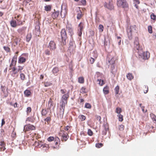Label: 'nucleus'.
Returning <instances> with one entry per match:
<instances>
[{"instance_id":"f257e3e1","label":"nucleus","mask_w":156,"mask_h":156,"mask_svg":"<svg viewBox=\"0 0 156 156\" xmlns=\"http://www.w3.org/2000/svg\"><path fill=\"white\" fill-rule=\"evenodd\" d=\"M137 52L140 57L143 59H147L150 57V53L148 51L143 52L142 50H140L139 51H137Z\"/></svg>"},{"instance_id":"f03ea898","label":"nucleus","mask_w":156,"mask_h":156,"mask_svg":"<svg viewBox=\"0 0 156 156\" xmlns=\"http://www.w3.org/2000/svg\"><path fill=\"white\" fill-rule=\"evenodd\" d=\"M136 26H132L128 27L127 29V32L128 36L129 39H132V33L135 30Z\"/></svg>"},{"instance_id":"7ed1b4c3","label":"nucleus","mask_w":156,"mask_h":156,"mask_svg":"<svg viewBox=\"0 0 156 156\" xmlns=\"http://www.w3.org/2000/svg\"><path fill=\"white\" fill-rule=\"evenodd\" d=\"M117 5L119 7L124 8L128 6L126 0H118Z\"/></svg>"},{"instance_id":"20e7f679","label":"nucleus","mask_w":156,"mask_h":156,"mask_svg":"<svg viewBox=\"0 0 156 156\" xmlns=\"http://www.w3.org/2000/svg\"><path fill=\"white\" fill-rule=\"evenodd\" d=\"M59 135L61 136L62 140L66 141L68 139L69 136L67 132H66L64 130H62L59 133Z\"/></svg>"},{"instance_id":"39448f33","label":"nucleus","mask_w":156,"mask_h":156,"mask_svg":"<svg viewBox=\"0 0 156 156\" xmlns=\"http://www.w3.org/2000/svg\"><path fill=\"white\" fill-rule=\"evenodd\" d=\"M47 47L49 48L51 50H54L56 48L55 42L53 41H51L48 45Z\"/></svg>"},{"instance_id":"423d86ee","label":"nucleus","mask_w":156,"mask_h":156,"mask_svg":"<svg viewBox=\"0 0 156 156\" xmlns=\"http://www.w3.org/2000/svg\"><path fill=\"white\" fill-rule=\"evenodd\" d=\"M35 127L34 126L30 124L25 125L24 127L23 131L25 132L30 130H34L35 129Z\"/></svg>"},{"instance_id":"0eeeda50","label":"nucleus","mask_w":156,"mask_h":156,"mask_svg":"<svg viewBox=\"0 0 156 156\" xmlns=\"http://www.w3.org/2000/svg\"><path fill=\"white\" fill-rule=\"evenodd\" d=\"M134 43L135 48L137 51L136 52H137V51H139L140 49L139 40L138 37H136L135 38Z\"/></svg>"},{"instance_id":"6e6552de","label":"nucleus","mask_w":156,"mask_h":156,"mask_svg":"<svg viewBox=\"0 0 156 156\" xmlns=\"http://www.w3.org/2000/svg\"><path fill=\"white\" fill-rule=\"evenodd\" d=\"M83 28V24L82 23H80L78 25V34L79 36H81Z\"/></svg>"},{"instance_id":"1a4fd4ad","label":"nucleus","mask_w":156,"mask_h":156,"mask_svg":"<svg viewBox=\"0 0 156 156\" xmlns=\"http://www.w3.org/2000/svg\"><path fill=\"white\" fill-rule=\"evenodd\" d=\"M104 6L110 10L113 9L114 8L113 3L112 1L109 2L108 3H105L104 4Z\"/></svg>"},{"instance_id":"9d476101","label":"nucleus","mask_w":156,"mask_h":156,"mask_svg":"<svg viewBox=\"0 0 156 156\" xmlns=\"http://www.w3.org/2000/svg\"><path fill=\"white\" fill-rule=\"evenodd\" d=\"M23 69V67L20 66H18L17 68H16L15 67H13L12 69V71L13 73L14 74H16L18 72H20L21 73V70Z\"/></svg>"},{"instance_id":"9b49d317","label":"nucleus","mask_w":156,"mask_h":156,"mask_svg":"<svg viewBox=\"0 0 156 156\" xmlns=\"http://www.w3.org/2000/svg\"><path fill=\"white\" fill-rule=\"evenodd\" d=\"M66 31L68 32L69 34L72 36L73 34V29L71 26L68 25L67 26Z\"/></svg>"},{"instance_id":"f8f14e48","label":"nucleus","mask_w":156,"mask_h":156,"mask_svg":"<svg viewBox=\"0 0 156 156\" xmlns=\"http://www.w3.org/2000/svg\"><path fill=\"white\" fill-rule=\"evenodd\" d=\"M62 40H66L67 38L66 30L65 29H62L61 32Z\"/></svg>"},{"instance_id":"ddd939ff","label":"nucleus","mask_w":156,"mask_h":156,"mask_svg":"<svg viewBox=\"0 0 156 156\" xmlns=\"http://www.w3.org/2000/svg\"><path fill=\"white\" fill-rule=\"evenodd\" d=\"M17 57V55H16L14 56L12 60L10 66V67L12 66H15L16 65V63Z\"/></svg>"},{"instance_id":"4468645a","label":"nucleus","mask_w":156,"mask_h":156,"mask_svg":"<svg viewBox=\"0 0 156 156\" xmlns=\"http://www.w3.org/2000/svg\"><path fill=\"white\" fill-rule=\"evenodd\" d=\"M103 127H104V129L102 132V134L105 135L108 129V126L107 124H105L103 125Z\"/></svg>"},{"instance_id":"2eb2a0df","label":"nucleus","mask_w":156,"mask_h":156,"mask_svg":"<svg viewBox=\"0 0 156 156\" xmlns=\"http://www.w3.org/2000/svg\"><path fill=\"white\" fill-rule=\"evenodd\" d=\"M5 144L4 141L2 140L0 141V149L1 151H4L5 150Z\"/></svg>"},{"instance_id":"dca6fc26","label":"nucleus","mask_w":156,"mask_h":156,"mask_svg":"<svg viewBox=\"0 0 156 156\" xmlns=\"http://www.w3.org/2000/svg\"><path fill=\"white\" fill-rule=\"evenodd\" d=\"M69 97V94L68 92L67 93L64 94L62 96L61 101H67V100Z\"/></svg>"},{"instance_id":"f3484780","label":"nucleus","mask_w":156,"mask_h":156,"mask_svg":"<svg viewBox=\"0 0 156 156\" xmlns=\"http://www.w3.org/2000/svg\"><path fill=\"white\" fill-rule=\"evenodd\" d=\"M59 14V12L58 11H56L54 12L52 14V17L55 19L57 18Z\"/></svg>"},{"instance_id":"a211bd4d","label":"nucleus","mask_w":156,"mask_h":156,"mask_svg":"<svg viewBox=\"0 0 156 156\" xmlns=\"http://www.w3.org/2000/svg\"><path fill=\"white\" fill-rule=\"evenodd\" d=\"M78 13L77 14V18L78 19H80L82 17V13L80 11V8L78 9Z\"/></svg>"},{"instance_id":"6ab92c4d","label":"nucleus","mask_w":156,"mask_h":156,"mask_svg":"<svg viewBox=\"0 0 156 156\" xmlns=\"http://www.w3.org/2000/svg\"><path fill=\"white\" fill-rule=\"evenodd\" d=\"M67 101H61L60 104V108L64 109L65 105L67 104Z\"/></svg>"},{"instance_id":"aec40b11","label":"nucleus","mask_w":156,"mask_h":156,"mask_svg":"<svg viewBox=\"0 0 156 156\" xmlns=\"http://www.w3.org/2000/svg\"><path fill=\"white\" fill-rule=\"evenodd\" d=\"M26 29V27H22L21 28H19L18 30L17 31L19 33L22 34L24 32Z\"/></svg>"},{"instance_id":"412c9836","label":"nucleus","mask_w":156,"mask_h":156,"mask_svg":"<svg viewBox=\"0 0 156 156\" xmlns=\"http://www.w3.org/2000/svg\"><path fill=\"white\" fill-rule=\"evenodd\" d=\"M26 59L20 56L19 58L18 62L21 63L24 62L26 61Z\"/></svg>"},{"instance_id":"4be33fe9","label":"nucleus","mask_w":156,"mask_h":156,"mask_svg":"<svg viewBox=\"0 0 156 156\" xmlns=\"http://www.w3.org/2000/svg\"><path fill=\"white\" fill-rule=\"evenodd\" d=\"M10 24L12 27H16L17 26V23L15 20H12L10 22Z\"/></svg>"},{"instance_id":"5701e85b","label":"nucleus","mask_w":156,"mask_h":156,"mask_svg":"<svg viewBox=\"0 0 156 156\" xmlns=\"http://www.w3.org/2000/svg\"><path fill=\"white\" fill-rule=\"evenodd\" d=\"M64 109L62 108H60V115L59 117L60 118H62L63 116L64 113Z\"/></svg>"},{"instance_id":"b1692460","label":"nucleus","mask_w":156,"mask_h":156,"mask_svg":"<svg viewBox=\"0 0 156 156\" xmlns=\"http://www.w3.org/2000/svg\"><path fill=\"white\" fill-rule=\"evenodd\" d=\"M24 94L27 97H29L30 95L31 92L29 90H27L24 91Z\"/></svg>"},{"instance_id":"393cba45","label":"nucleus","mask_w":156,"mask_h":156,"mask_svg":"<svg viewBox=\"0 0 156 156\" xmlns=\"http://www.w3.org/2000/svg\"><path fill=\"white\" fill-rule=\"evenodd\" d=\"M126 77L127 78L130 80H131L133 78V76L132 74L130 73H128L126 75Z\"/></svg>"},{"instance_id":"a878e982","label":"nucleus","mask_w":156,"mask_h":156,"mask_svg":"<svg viewBox=\"0 0 156 156\" xmlns=\"http://www.w3.org/2000/svg\"><path fill=\"white\" fill-rule=\"evenodd\" d=\"M31 35L30 34H28L26 37V40L28 42H29L31 38Z\"/></svg>"},{"instance_id":"bb28decb","label":"nucleus","mask_w":156,"mask_h":156,"mask_svg":"<svg viewBox=\"0 0 156 156\" xmlns=\"http://www.w3.org/2000/svg\"><path fill=\"white\" fill-rule=\"evenodd\" d=\"M103 91L105 94H108L109 91L108 87H105L103 89Z\"/></svg>"},{"instance_id":"cd10ccee","label":"nucleus","mask_w":156,"mask_h":156,"mask_svg":"<svg viewBox=\"0 0 156 156\" xmlns=\"http://www.w3.org/2000/svg\"><path fill=\"white\" fill-rule=\"evenodd\" d=\"M122 112V109L121 108L119 107H117L116 108L115 110V112L117 113L118 114H120V113Z\"/></svg>"},{"instance_id":"c85d7f7f","label":"nucleus","mask_w":156,"mask_h":156,"mask_svg":"<svg viewBox=\"0 0 156 156\" xmlns=\"http://www.w3.org/2000/svg\"><path fill=\"white\" fill-rule=\"evenodd\" d=\"M45 10L47 11H49L51 10V7L50 5H46L44 7Z\"/></svg>"},{"instance_id":"c756f323","label":"nucleus","mask_w":156,"mask_h":156,"mask_svg":"<svg viewBox=\"0 0 156 156\" xmlns=\"http://www.w3.org/2000/svg\"><path fill=\"white\" fill-rule=\"evenodd\" d=\"M66 11L65 10H64V12H63V11H61L60 14L62 18H64L66 15Z\"/></svg>"},{"instance_id":"7c9ffc66","label":"nucleus","mask_w":156,"mask_h":156,"mask_svg":"<svg viewBox=\"0 0 156 156\" xmlns=\"http://www.w3.org/2000/svg\"><path fill=\"white\" fill-rule=\"evenodd\" d=\"M97 81V82H98V83L101 86L104 83L103 80L101 79H98Z\"/></svg>"},{"instance_id":"2f4dec72","label":"nucleus","mask_w":156,"mask_h":156,"mask_svg":"<svg viewBox=\"0 0 156 156\" xmlns=\"http://www.w3.org/2000/svg\"><path fill=\"white\" fill-rule=\"evenodd\" d=\"M47 114V111L46 109H43L41 111L42 115L45 116Z\"/></svg>"},{"instance_id":"473e14b6","label":"nucleus","mask_w":156,"mask_h":156,"mask_svg":"<svg viewBox=\"0 0 156 156\" xmlns=\"http://www.w3.org/2000/svg\"><path fill=\"white\" fill-rule=\"evenodd\" d=\"M117 116L118 117L119 120L122 122L123 120V115L120 114H118Z\"/></svg>"},{"instance_id":"72a5a7b5","label":"nucleus","mask_w":156,"mask_h":156,"mask_svg":"<svg viewBox=\"0 0 156 156\" xmlns=\"http://www.w3.org/2000/svg\"><path fill=\"white\" fill-rule=\"evenodd\" d=\"M150 116L152 120L156 122V116L154 114L152 113H151Z\"/></svg>"},{"instance_id":"f704fd0d","label":"nucleus","mask_w":156,"mask_h":156,"mask_svg":"<svg viewBox=\"0 0 156 156\" xmlns=\"http://www.w3.org/2000/svg\"><path fill=\"white\" fill-rule=\"evenodd\" d=\"M59 71L57 67H55L53 68L52 70L53 73L54 74L57 73Z\"/></svg>"},{"instance_id":"c9c22d12","label":"nucleus","mask_w":156,"mask_h":156,"mask_svg":"<svg viewBox=\"0 0 156 156\" xmlns=\"http://www.w3.org/2000/svg\"><path fill=\"white\" fill-rule=\"evenodd\" d=\"M84 80L83 77H80L78 78V82L80 83H83L84 82Z\"/></svg>"},{"instance_id":"e433bc0d","label":"nucleus","mask_w":156,"mask_h":156,"mask_svg":"<svg viewBox=\"0 0 156 156\" xmlns=\"http://www.w3.org/2000/svg\"><path fill=\"white\" fill-rule=\"evenodd\" d=\"M79 118L81 121H84L86 119L85 116L83 115H80L79 116Z\"/></svg>"},{"instance_id":"4c0bfd02","label":"nucleus","mask_w":156,"mask_h":156,"mask_svg":"<svg viewBox=\"0 0 156 156\" xmlns=\"http://www.w3.org/2000/svg\"><path fill=\"white\" fill-rule=\"evenodd\" d=\"M119 87L118 86H117L115 89V90L116 94H118L119 90Z\"/></svg>"},{"instance_id":"58836bf2","label":"nucleus","mask_w":156,"mask_h":156,"mask_svg":"<svg viewBox=\"0 0 156 156\" xmlns=\"http://www.w3.org/2000/svg\"><path fill=\"white\" fill-rule=\"evenodd\" d=\"M85 107L86 108L90 109L91 108V106L90 104L86 103L85 104Z\"/></svg>"},{"instance_id":"ea45409f","label":"nucleus","mask_w":156,"mask_h":156,"mask_svg":"<svg viewBox=\"0 0 156 156\" xmlns=\"http://www.w3.org/2000/svg\"><path fill=\"white\" fill-rule=\"evenodd\" d=\"M17 22H16L18 25H20L22 24V22L21 21L20 18L16 19Z\"/></svg>"},{"instance_id":"a19ab883","label":"nucleus","mask_w":156,"mask_h":156,"mask_svg":"<svg viewBox=\"0 0 156 156\" xmlns=\"http://www.w3.org/2000/svg\"><path fill=\"white\" fill-rule=\"evenodd\" d=\"M104 27L102 25H100L99 26V29L100 32H102L103 30Z\"/></svg>"},{"instance_id":"79ce46f5","label":"nucleus","mask_w":156,"mask_h":156,"mask_svg":"<svg viewBox=\"0 0 156 156\" xmlns=\"http://www.w3.org/2000/svg\"><path fill=\"white\" fill-rule=\"evenodd\" d=\"M31 111V108L30 107H28L27 108L26 112L27 114H28Z\"/></svg>"},{"instance_id":"37998d69","label":"nucleus","mask_w":156,"mask_h":156,"mask_svg":"<svg viewBox=\"0 0 156 156\" xmlns=\"http://www.w3.org/2000/svg\"><path fill=\"white\" fill-rule=\"evenodd\" d=\"M25 78V76L24 74L23 73H21L20 74V78L22 80H24Z\"/></svg>"},{"instance_id":"c03bdc74","label":"nucleus","mask_w":156,"mask_h":156,"mask_svg":"<svg viewBox=\"0 0 156 156\" xmlns=\"http://www.w3.org/2000/svg\"><path fill=\"white\" fill-rule=\"evenodd\" d=\"M109 62L110 64H113L115 62V58H112L110 61H109Z\"/></svg>"},{"instance_id":"a18cd8bd","label":"nucleus","mask_w":156,"mask_h":156,"mask_svg":"<svg viewBox=\"0 0 156 156\" xmlns=\"http://www.w3.org/2000/svg\"><path fill=\"white\" fill-rule=\"evenodd\" d=\"M103 146V144L101 143H98L96 144V147L98 148H100Z\"/></svg>"},{"instance_id":"49530a36","label":"nucleus","mask_w":156,"mask_h":156,"mask_svg":"<svg viewBox=\"0 0 156 156\" xmlns=\"http://www.w3.org/2000/svg\"><path fill=\"white\" fill-rule=\"evenodd\" d=\"M85 88L83 87L80 90V92L81 93H83L85 92Z\"/></svg>"},{"instance_id":"de8ad7c7","label":"nucleus","mask_w":156,"mask_h":156,"mask_svg":"<svg viewBox=\"0 0 156 156\" xmlns=\"http://www.w3.org/2000/svg\"><path fill=\"white\" fill-rule=\"evenodd\" d=\"M148 31L150 33H152V28L151 26H149L148 27Z\"/></svg>"},{"instance_id":"09e8293b","label":"nucleus","mask_w":156,"mask_h":156,"mask_svg":"<svg viewBox=\"0 0 156 156\" xmlns=\"http://www.w3.org/2000/svg\"><path fill=\"white\" fill-rule=\"evenodd\" d=\"M87 133L89 135L92 136L93 135V133L92 131L90 129H88Z\"/></svg>"},{"instance_id":"8fccbe9b","label":"nucleus","mask_w":156,"mask_h":156,"mask_svg":"<svg viewBox=\"0 0 156 156\" xmlns=\"http://www.w3.org/2000/svg\"><path fill=\"white\" fill-rule=\"evenodd\" d=\"M54 139V138L52 136H50L48 137V140L49 141H53Z\"/></svg>"},{"instance_id":"3c124183","label":"nucleus","mask_w":156,"mask_h":156,"mask_svg":"<svg viewBox=\"0 0 156 156\" xmlns=\"http://www.w3.org/2000/svg\"><path fill=\"white\" fill-rule=\"evenodd\" d=\"M45 53L46 55H49L50 54V52L49 50L46 49L45 51Z\"/></svg>"},{"instance_id":"603ef678","label":"nucleus","mask_w":156,"mask_h":156,"mask_svg":"<svg viewBox=\"0 0 156 156\" xmlns=\"http://www.w3.org/2000/svg\"><path fill=\"white\" fill-rule=\"evenodd\" d=\"M52 102L51 101V100L49 101L48 104V108H50V109L51 108V106H52Z\"/></svg>"},{"instance_id":"864d4df0","label":"nucleus","mask_w":156,"mask_h":156,"mask_svg":"<svg viewBox=\"0 0 156 156\" xmlns=\"http://www.w3.org/2000/svg\"><path fill=\"white\" fill-rule=\"evenodd\" d=\"M4 48L7 52H9L10 51V48L8 47L4 46Z\"/></svg>"},{"instance_id":"5fc2aeb1","label":"nucleus","mask_w":156,"mask_h":156,"mask_svg":"<svg viewBox=\"0 0 156 156\" xmlns=\"http://www.w3.org/2000/svg\"><path fill=\"white\" fill-rule=\"evenodd\" d=\"M151 18L153 20H155V19L156 16L153 13H152L151 15Z\"/></svg>"},{"instance_id":"6e6d98bb","label":"nucleus","mask_w":156,"mask_h":156,"mask_svg":"<svg viewBox=\"0 0 156 156\" xmlns=\"http://www.w3.org/2000/svg\"><path fill=\"white\" fill-rule=\"evenodd\" d=\"M124 128V126L123 125H121L119 126V129L120 130H123Z\"/></svg>"},{"instance_id":"4d7b16f0","label":"nucleus","mask_w":156,"mask_h":156,"mask_svg":"<svg viewBox=\"0 0 156 156\" xmlns=\"http://www.w3.org/2000/svg\"><path fill=\"white\" fill-rule=\"evenodd\" d=\"M94 58L92 57H91L90 59V62L91 64H93L94 62Z\"/></svg>"},{"instance_id":"13d9d810","label":"nucleus","mask_w":156,"mask_h":156,"mask_svg":"<svg viewBox=\"0 0 156 156\" xmlns=\"http://www.w3.org/2000/svg\"><path fill=\"white\" fill-rule=\"evenodd\" d=\"M51 84V83L50 82H46L44 83V86L46 87L50 86Z\"/></svg>"},{"instance_id":"bf43d9fd","label":"nucleus","mask_w":156,"mask_h":156,"mask_svg":"<svg viewBox=\"0 0 156 156\" xmlns=\"http://www.w3.org/2000/svg\"><path fill=\"white\" fill-rule=\"evenodd\" d=\"M27 121H28L29 122H33V119L32 118L28 117V118L26 120Z\"/></svg>"},{"instance_id":"052dcab7","label":"nucleus","mask_w":156,"mask_h":156,"mask_svg":"<svg viewBox=\"0 0 156 156\" xmlns=\"http://www.w3.org/2000/svg\"><path fill=\"white\" fill-rule=\"evenodd\" d=\"M96 119L98 120L99 122L101 123V118L100 117V116H98V115H97V116H96Z\"/></svg>"},{"instance_id":"680f3d73","label":"nucleus","mask_w":156,"mask_h":156,"mask_svg":"<svg viewBox=\"0 0 156 156\" xmlns=\"http://www.w3.org/2000/svg\"><path fill=\"white\" fill-rule=\"evenodd\" d=\"M51 120V118L50 117H47L45 119H44V121H46L48 122L49 121H50Z\"/></svg>"},{"instance_id":"e2e57ef3","label":"nucleus","mask_w":156,"mask_h":156,"mask_svg":"<svg viewBox=\"0 0 156 156\" xmlns=\"http://www.w3.org/2000/svg\"><path fill=\"white\" fill-rule=\"evenodd\" d=\"M86 0H81V2L83 5H86Z\"/></svg>"},{"instance_id":"0e129e2a","label":"nucleus","mask_w":156,"mask_h":156,"mask_svg":"<svg viewBox=\"0 0 156 156\" xmlns=\"http://www.w3.org/2000/svg\"><path fill=\"white\" fill-rule=\"evenodd\" d=\"M5 121L4 119H2V120L1 126H3L5 124Z\"/></svg>"},{"instance_id":"69168bd1","label":"nucleus","mask_w":156,"mask_h":156,"mask_svg":"<svg viewBox=\"0 0 156 156\" xmlns=\"http://www.w3.org/2000/svg\"><path fill=\"white\" fill-rule=\"evenodd\" d=\"M144 106H142L141 107V108L142 109V111L144 112H147V110H145L144 109Z\"/></svg>"},{"instance_id":"338daca9","label":"nucleus","mask_w":156,"mask_h":156,"mask_svg":"<svg viewBox=\"0 0 156 156\" xmlns=\"http://www.w3.org/2000/svg\"><path fill=\"white\" fill-rule=\"evenodd\" d=\"M61 91V92L62 94H65L66 91V90H63V89H61L60 90Z\"/></svg>"},{"instance_id":"774afa93","label":"nucleus","mask_w":156,"mask_h":156,"mask_svg":"<svg viewBox=\"0 0 156 156\" xmlns=\"http://www.w3.org/2000/svg\"><path fill=\"white\" fill-rule=\"evenodd\" d=\"M69 126H67L66 127H65L64 129L65 130L67 131L69 129Z\"/></svg>"}]
</instances>
